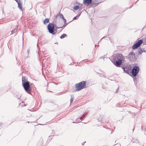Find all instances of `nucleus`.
Wrapping results in <instances>:
<instances>
[{"label":"nucleus","mask_w":146,"mask_h":146,"mask_svg":"<svg viewBox=\"0 0 146 146\" xmlns=\"http://www.w3.org/2000/svg\"><path fill=\"white\" fill-rule=\"evenodd\" d=\"M86 81H82L75 84V88L77 91H79L86 88Z\"/></svg>","instance_id":"1"},{"label":"nucleus","mask_w":146,"mask_h":146,"mask_svg":"<svg viewBox=\"0 0 146 146\" xmlns=\"http://www.w3.org/2000/svg\"><path fill=\"white\" fill-rule=\"evenodd\" d=\"M22 84L25 90L29 94L31 93V89L30 82L28 81H25L22 79Z\"/></svg>","instance_id":"2"},{"label":"nucleus","mask_w":146,"mask_h":146,"mask_svg":"<svg viewBox=\"0 0 146 146\" xmlns=\"http://www.w3.org/2000/svg\"><path fill=\"white\" fill-rule=\"evenodd\" d=\"M112 60L111 61L112 62H114L115 61L118 60L120 59H123V56L120 54H113L112 56Z\"/></svg>","instance_id":"3"},{"label":"nucleus","mask_w":146,"mask_h":146,"mask_svg":"<svg viewBox=\"0 0 146 146\" xmlns=\"http://www.w3.org/2000/svg\"><path fill=\"white\" fill-rule=\"evenodd\" d=\"M47 29L50 33L53 35L55 34V33L54 32V23H49L47 26Z\"/></svg>","instance_id":"4"},{"label":"nucleus","mask_w":146,"mask_h":146,"mask_svg":"<svg viewBox=\"0 0 146 146\" xmlns=\"http://www.w3.org/2000/svg\"><path fill=\"white\" fill-rule=\"evenodd\" d=\"M139 70V68L137 66H135L133 68L131 71V74L133 76H136L138 73Z\"/></svg>","instance_id":"5"},{"label":"nucleus","mask_w":146,"mask_h":146,"mask_svg":"<svg viewBox=\"0 0 146 146\" xmlns=\"http://www.w3.org/2000/svg\"><path fill=\"white\" fill-rule=\"evenodd\" d=\"M54 21V23L56 24V25H58L61 28L63 27V22L60 19L55 18Z\"/></svg>","instance_id":"6"},{"label":"nucleus","mask_w":146,"mask_h":146,"mask_svg":"<svg viewBox=\"0 0 146 146\" xmlns=\"http://www.w3.org/2000/svg\"><path fill=\"white\" fill-rule=\"evenodd\" d=\"M143 40L142 39L139 40L136 43L134 44L132 47V48L133 49H136L137 47H139L143 43Z\"/></svg>","instance_id":"7"},{"label":"nucleus","mask_w":146,"mask_h":146,"mask_svg":"<svg viewBox=\"0 0 146 146\" xmlns=\"http://www.w3.org/2000/svg\"><path fill=\"white\" fill-rule=\"evenodd\" d=\"M123 59H120L118 60L115 61L114 62H112L117 67H119L121 64L122 61Z\"/></svg>","instance_id":"8"},{"label":"nucleus","mask_w":146,"mask_h":146,"mask_svg":"<svg viewBox=\"0 0 146 146\" xmlns=\"http://www.w3.org/2000/svg\"><path fill=\"white\" fill-rule=\"evenodd\" d=\"M123 69V71L125 73L129 74V71L130 70V67L128 66H124L122 68Z\"/></svg>","instance_id":"9"},{"label":"nucleus","mask_w":146,"mask_h":146,"mask_svg":"<svg viewBox=\"0 0 146 146\" xmlns=\"http://www.w3.org/2000/svg\"><path fill=\"white\" fill-rule=\"evenodd\" d=\"M146 51V50L145 49V48L143 47H140L138 49V55L141 54V53L143 52H145Z\"/></svg>","instance_id":"10"},{"label":"nucleus","mask_w":146,"mask_h":146,"mask_svg":"<svg viewBox=\"0 0 146 146\" xmlns=\"http://www.w3.org/2000/svg\"><path fill=\"white\" fill-rule=\"evenodd\" d=\"M64 18L63 15L62 14L59 13L56 15L55 18L60 19V20H61V19Z\"/></svg>","instance_id":"11"},{"label":"nucleus","mask_w":146,"mask_h":146,"mask_svg":"<svg viewBox=\"0 0 146 146\" xmlns=\"http://www.w3.org/2000/svg\"><path fill=\"white\" fill-rule=\"evenodd\" d=\"M135 56V53L133 52H131L129 54V57L130 59H134Z\"/></svg>","instance_id":"12"},{"label":"nucleus","mask_w":146,"mask_h":146,"mask_svg":"<svg viewBox=\"0 0 146 146\" xmlns=\"http://www.w3.org/2000/svg\"><path fill=\"white\" fill-rule=\"evenodd\" d=\"M92 2V0H84L83 3L85 4H87L88 5L90 3H91Z\"/></svg>","instance_id":"13"},{"label":"nucleus","mask_w":146,"mask_h":146,"mask_svg":"<svg viewBox=\"0 0 146 146\" xmlns=\"http://www.w3.org/2000/svg\"><path fill=\"white\" fill-rule=\"evenodd\" d=\"M133 143H139V141L137 139L133 138L131 140Z\"/></svg>","instance_id":"14"},{"label":"nucleus","mask_w":146,"mask_h":146,"mask_svg":"<svg viewBox=\"0 0 146 146\" xmlns=\"http://www.w3.org/2000/svg\"><path fill=\"white\" fill-rule=\"evenodd\" d=\"M18 8H19V9L21 11H22L23 9L22 6V3L21 2H19V3H18Z\"/></svg>","instance_id":"15"},{"label":"nucleus","mask_w":146,"mask_h":146,"mask_svg":"<svg viewBox=\"0 0 146 146\" xmlns=\"http://www.w3.org/2000/svg\"><path fill=\"white\" fill-rule=\"evenodd\" d=\"M18 27L16 26L15 28L11 32V35L13 34L16 33L17 31V29H18Z\"/></svg>","instance_id":"16"},{"label":"nucleus","mask_w":146,"mask_h":146,"mask_svg":"<svg viewBox=\"0 0 146 146\" xmlns=\"http://www.w3.org/2000/svg\"><path fill=\"white\" fill-rule=\"evenodd\" d=\"M101 3L100 2H99L98 3H97L96 2H92V7H95L96 6H97L99 3Z\"/></svg>","instance_id":"17"},{"label":"nucleus","mask_w":146,"mask_h":146,"mask_svg":"<svg viewBox=\"0 0 146 146\" xmlns=\"http://www.w3.org/2000/svg\"><path fill=\"white\" fill-rule=\"evenodd\" d=\"M54 29L55 30H56L59 28H60V27H59L58 25H56L54 23Z\"/></svg>","instance_id":"18"},{"label":"nucleus","mask_w":146,"mask_h":146,"mask_svg":"<svg viewBox=\"0 0 146 146\" xmlns=\"http://www.w3.org/2000/svg\"><path fill=\"white\" fill-rule=\"evenodd\" d=\"M49 19L48 18H46L45 19L44 21L43 22L44 24H46L48 23L49 22Z\"/></svg>","instance_id":"19"},{"label":"nucleus","mask_w":146,"mask_h":146,"mask_svg":"<svg viewBox=\"0 0 146 146\" xmlns=\"http://www.w3.org/2000/svg\"><path fill=\"white\" fill-rule=\"evenodd\" d=\"M67 35L66 34H63L62 35L60 36V38L61 39H62L65 37H67Z\"/></svg>","instance_id":"20"},{"label":"nucleus","mask_w":146,"mask_h":146,"mask_svg":"<svg viewBox=\"0 0 146 146\" xmlns=\"http://www.w3.org/2000/svg\"><path fill=\"white\" fill-rule=\"evenodd\" d=\"M74 96L73 95H71V98L70 99V104L72 103L73 100Z\"/></svg>","instance_id":"21"},{"label":"nucleus","mask_w":146,"mask_h":146,"mask_svg":"<svg viewBox=\"0 0 146 146\" xmlns=\"http://www.w3.org/2000/svg\"><path fill=\"white\" fill-rule=\"evenodd\" d=\"M82 120V118H78L76 119V121L77 122V123H79L81 122V120Z\"/></svg>","instance_id":"22"},{"label":"nucleus","mask_w":146,"mask_h":146,"mask_svg":"<svg viewBox=\"0 0 146 146\" xmlns=\"http://www.w3.org/2000/svg\"><path fill=\"white\" fill-rule=\"evenodd\" d=\"M80 7L79 6H76L74 7L73 9L75 10H77Z\"/></svg>","instance_id":"23"},{"label":"nucleus","mask_w":146,"mask_h":146,"mask_svg":"<svg viewBox=\"0 0 146 146\" xmlns=\"http://www.w3.org/2000/svg\"><path fill=\"white\" fill-rule=\"evenodd\" d=\"M79 17V15H77L73 19V20L77 19L78 17Z\"/></svg>","instance_id":"24"},{"label":"nucleus","mask_w":146,"mask_h":146,"mask_svg":"<svg viewBox=\"0 0 146 146\" xmlns=\"http://www.w3.org/2000/svg\"><path fill=\"white\" fill-rule=\"evenodd\" d=\"M85 116V115L84 114H83L80 118H82V120L84 119Z\"/></svg>","instance_id":"25"},{"label":"nucleus","mask_w":146,"mask_h":146,"mask_svg":"<svg viewBox=\"0 0 146 146\" xmlns=\"http://www.w3.org/2000/svg\"><path fill=\"white\" fill-rule=\"evenodd\" d=\"M133 79L134 80V81L135 82V81H136V80H137V79L136 78V77L135 76V77H134L133 76Z\"/></svg>","instance_id":"26"},{"label":"nucleus","mask_w":146,"mask_h":146,"mask_svg":"<svg viewBox=\"0 0 146 146\" xmlns=\"http://www.w3.org/2000/svg\"><path fill=\"white\" fill-rule=\"evenodd\" d=\"M67 23H66V22H65V23H64V25H63V27L64 26H66L67 25Z\"/></svg>","instance_id":"27"},{"label":"nucleus","mask_w":146,"mask_h":146,"mask_svg":"<svg viewBox=\"0 0 146 146\" xmlns=\"http://www.w3.org/2000/svg\"><path fill=\"white\" fill-rule=\"evenodd\" d=\"M15 0L17 2V3H19V2H21L20 0Z\"/></svg>","instance_id":"28"},{"label":"nucleus","mask_w":146,"mask_h":146,"mask_svg":"<svg viewBox=\"0 0 146 146\" xmlns=\"http://www.w3.org/2000/svg\"><path fill=\"white\" fill-rule=\"evenodd\" d=\"M62 19H63L64 23H65V22H66V19L64 18H62Z\"/></svg>","instance_id":"29"},{"label":"nucleus","mask_w":146,"mask_h":146,"mask_svg":"<svg viewBox=\"0 0 146 146\" xmlns=\"http://www.w3.org/2000/svg\"><path fill=\"white\" fill-rule=\"evenodd\" d=\"M105 56L104 55V56L101 57L100 58H101V59H104V58H105Z\"/></svg>","instance_id":"30"},{"label":"nucleus","mask_w":146,"mask_h":146,"mask_svg":"<svg viewBox=\"0 0 146 146\" xmlns=\"http://www.w3.org/2000/svg\"><path fill=\"white\" fill-rule=\"evenodd\" d=\"M30 52V50L29 49H28L27 50V53L29 55Z\"/></svg>","instance_id":"31"},{"label":"nucleus","mask_w":146,"mask_h":146,"mask_svg":"<svg viewBox=\"0 0 146 146\" xmlns=\"http://www.w3.org/2000/svg\"><path fill=\"white\" fill-rule=\"evenodd\" d=\"M100 76L101 77H103V76H104V77H105L104 75H103L101 74H100Z\"/></svg>","instance_id":"32"},{"label":"nucleus","mask_w":146,"mask_h":146,"mask_svg":"<svg viewBox=\"0 0 146 146\" xmlns=\"http://www.w3.org/2000/svg\"><path fill=\"white\" fill-rule=\"evenodd\" d=\"M86 141H85L83 143H82V145H84V144L85 143H86Z\"/></svg>","instance_id":"33"},{"label":"nucleus","mask_w":146,"mask_h":146,"mask_svg":"<svg viewBox=\"0 0 146 146\" xmlns=\"http://www.w3.org/2000/svg\"><path fill=\"white\" fill-rule=\"evenodd\" d=\"M81 12H79L78 13V15H79V16L81 14Z\"/></svg>","instance_id":"34"},{"label":"nucleus","mask_w":146,"mask_h":146,"mask_svg":"<svg viewBox=\"0 0 146 146\" xmlns=\"http://www.w3.org/2000/svg\"><path fill=\"white\" fill-rule=\"evenodd\" d=\"M3 125V124L2 123H0V127L2 126Z\"/></svg>","instance_id":"35"},{"label":"nucleus","mask_w":146,"mask_h":146,"mask_svg":"<svg viewBox=\"0 0 146 146\" xmlns=\"http://www.w3.org/2000/svg\"><path fill=\"white\" fill-rule=\"evenodd\" d=\"M105 37L104 36V37H103L101 39H103V38H104Z\"/></svg>","instance_id":"36"},{"label":"nucleus","mask_w":146,"mask_h":146,"mask_svg":"<svg viewBox=\"0 0 146 146\" xmlns=\"http://www.w3.org/2000/svg\"><path fill=\"white\" fill-rule=\"evenodd\" d=\"M117 90H118L115 91V92H117Z\"/></svg>","instance_id":"37"},{"label":"nucleus","mask_w":146,"mask_h":146,"mask_svg":"<svg viewBox=\"0 0 146 146\" xmlns=\"http://www.w3.org/2000/svg\"><path fill=\"white\" fill-rule=\"evenodd\" d=\"M39 38H41V36H40Z\"/></svg>","instance_id":"38"},{"label":"nucleus","mask_w":146,"mask_h":146,"mask_svg":"<svg viewBox=\"0 0 146 146\" xmlns=\"http://www.w3.org/2000/svg\"><path fill=\"white\" fill-rule=\"evenodd\" d=\"M131 7H130L129 8H131Z\"/></svg>","instance_id":"39"},{"label":"nucleus","mask_w":146,"mask_h":146,"mask_svg":"<svg viewBox=\"0 0 146 146\" xmlns=\"http://www.w3.org/2000/svg\"><path fill=\"white\" fill-rule=\"evenodd\" d=\"M145 46H146V45H145Z\"/></svg>","instance_id":"40"}]
</instances>
